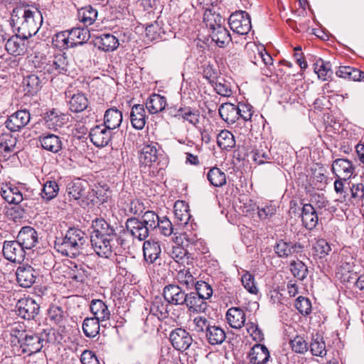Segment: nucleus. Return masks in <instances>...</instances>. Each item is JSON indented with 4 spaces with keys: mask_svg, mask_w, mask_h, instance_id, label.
Returning <instances> with one entry per match:
<instances>
[{
    "mask_svg": "<svg viewBox=\"0 0 364 364\" xmlns=\"http://www.w3.org/2000/svg\"><path fill=\"white\" fill-rule=\"evenodd\" d=\"M90 269L83 264H75L69 272V277L77 283H84L88 278Z\"/></svg>",
    "mask_w": 364,
    "mask_h": 364,
    "instance_id": "46",
    "label": "nucleus"
},
{
    "mask_svg": "<svg viewBox=\"0 0 364 364\" xmlns=\"http://www.w3.org/2000/svg\"><path fill=\"white\" fill-rule=\"evenodd\" d=\"M166 105V97L159 94L151 95L146 103V107L151 114L162 112L165 109Z\"/></svg>",
    "mask_w": 364,
    "mask_h": 364,
    "instance_id": "38",
    "label": "nucleus"
},
{
    "mask_svg": "<svg viewBox=\"0 0 364 364\" xmlns=\"http://www.w3.org/2000/svg\"><path fill=\"white\" fill-rule=\"evenodd\" d=\"M41 147L53 154L59 153L63 149L62 139L54 134L43 133L38 136Z\"/></svg>",
    "mask_w": 364,
    "mask_h": 364,
    "instance_id": "17",
    "label": "nucleus"
},
{
    "mask_svg": "<svg viewBox=\"0 0 364 364\" xmlns=\"http://www.w3.org/2000/svg\"><path fill=\"white\" fill-rule=\"evenodd\" d=\"M68 33H69L72 47L83 44L90 37V31L85 28H73L70 31H68Z\"/></svg>",
    "mask_w": 364,
    "mask_h": 364,
    "instance_id": "41",
    "label": "nucleus"
},
{
    "mask_svg": "<svg viewBox=\"0 0 364 364\" xmlns=\"http://www.w3.org/2000/svg\"><path fill=\"white\" fill-rule=\"evenodd\" d=\"M1 196L10 204H19L23 200L19 188L11 184H6L1 189Z\"/></svg>",
    "mask_w": 364,
    "mask_h": 364,
    "instance_id": "30",
    "label": "nucleus"
},
{
    "mask_svg": "<svg viewBox=\"0 0 364 364\" xmlns=\"http://www.w3.org/2000/svg\"><path fill=\"white\" fill-rule=\"evenodd\" d=\"M168 304L160 297H155L150 306V313L159 320H164L168 316Z\"/></svg>",
    "mask_w": 364,
    "mask_h": 364,
    "instance_id": "45",
    "label": "nucleus"
},
{
    "mask_svg": "<svg viewBox=\"0 0 364 364\" xmlns=\"http://www.w3.org/2000/svg\"><path fill=\"white\" fill-rule=\"evenodd\" d=\"M88 236L77 228H70L63 237H56L54 247L63 255L75 258L81 254L88 245Z\"/></svg>",
    "mask_w": 364,
    "mask_h": 364,
    "instance_id": "2",
    "label": "nucleus"
},
{
    "mask_svg": "<svg viewBox=\"0 0 364 364\" xmlns=\"http://www.w3.org/2000/svg\"><path fill=\"white\" fill-rule=\"evenodd\" d=\"M295 307L304 316L309 315L311 312V301L301 296L296 299Z\"/></svg>",
    "mask_w": 364,
    "mask_h": 364,
    "instance_id": "61",
    "label": "nucleus"
},
{
    "mask_svg": "<svg viewBox=\"0 0 364 364\" xmlns=\"http://www.w3.org/2000/svg\"><path fill=\"white\" fill-rule=\"evenodd\" d=\"M175 219L179 225H186L190 220L188 206L184 201L178 200L173 206Z\"/></svg>",
    "mask_w": 364,
    "mask_h": 364,
    "instance_id": "43",
    "label": "nucleus"
},
{
    "mask_svg": "<svg viewBox=\"0 0 364 364\" xmlns=\"http://www.w3.org/2000/svg\"><path fill=\"white\" fill-rule=\"evenodd\" d=\"M314 66V71L318 75V77L323 81L326 80L333 74L331 63L324 61L321 58L316 60Z\"/></svg>",
    "mask_w": 364,
    "mask_h": 364,
    "instance_id": "50",
    "label": "nucleus"
},
{
    "mask_svg": "<svg viewBox=\"0 0 364 364\" xmlns=\"http://www.w3.org/2000/svg\"><path fill=\"white\" fill-rule=\"evenodd\" d=\"M31 120V114L26 109L18 110L6 120V126L11 132H17L25 127Z\"/></svg>",
    "mask_w": 364,
    "mask_h": 364,
    "instance_id": "12",
    "label": "nucleus"
},
{
    "mask_svg": "<svg viewBox=\"0 0 364 364\" xmlns=\"http://www.w3.org/2000/svg\"><path fill=\"white\" fill-rule=\"evenodd\" d=\"M207 179L214 187H222L226 183V174L218 167L209 169L207 173Z\"/></svg>",
    "mask_w": 364,
    "mask_h": 364,
    "instance_id": "47",
    "label": "nucleus"
},
{
    "mask_svg": "<svg viewBox=\"0 0 364 364\" xmlns=\"http://www.w3.org/2000/svg\"><path fill=\"white\" fill-rule=\"evenodd\" d=\"M338 77L353 81H360L364 78V72L351 66H340L336 71Z\"/></svg>",
    "mask_w": 364,
    "mask_h": 364,
    "instance_id": "40",
    "label": "nucleus"
},
{
    "mask_svg": "<svg viewBox=\"0 0 364 364\" xmlns=\"http://www.w3.org/2000/svg\"><path fill=\"white\" fill-rule=\"evenodd\" d=\"M314 250L320 258H323L329 254L331 248L326 240L318 239L314 245Z\"/></svg>",
    "mask_w": 364,
    "mask_h": 364,
    "instance_id": "63",
    "label": "nucleus"
},
{
    "mask_svg": "<svg viewBox=\"0 0 364 364\" xmlns=\"http://www.w3.org/2000/svg\"><path fill=\"white\" fill-rule=\"evenodd\" d=\"M27 38L23 36L21 37L18 35H14L7 40L5 48L11 55H21L25 52V40Z\"/></svg>",
    "mask_w": 364,
    "mask_h": 364,
    "instance_id": "27",
    "label": "nucleus"
},
{
    "mask_svg": "<svg viewBox=\"0 0 364 364\" xmlns=\"http://www.w3.org/2000/svg\"><path fill=\"white\" fill-rule=\"evenodd\" d=\"M229 25L233 32L239 35H246L252 28L250 16L245 11H236L230 16Z\"/></svg>",
    "mask_w": 364,
    "mask_h": 364,
    "instance_id": "5",
    "label": "nucleus"
},
{
    "mask_svg": "<svg viewBox=\"0 0 364 364\" xmlns=\"http://www.w3.org/2000/svg\"><path fill=\"white\" fill-rule=\"evenodd\" d=\"M21 344L16 352L18 355L27 354L28 355L37 353L43 348V340L37 333L31 331L21 333Z\"/></svg>",
    "mask_w": 364,
    "mask_h": 364,
    "instance_id": "4",
    "label": "nucleus"
},
{
    "mask_svg": "<svg viewBox=\"0 0 364 364\" xmlns=\"http://www.w3.org/2000/svg\"><path fill=\"white\" fill-rule=\"evenodd\" d=\"M158 143L149 141L144 143L139 151V160L141 166H151L156 162L159 157Z\"/></svg>",
    "mask_w": 364,
    "mask_h": 364,
    "instance_id": "6",
    "label": "nucleus"
},
{
    "mask_svg": "<svg viewBox=\"0 0 364 364\" xmlns=\"http://www.w3.org/2000/svg\"><path fill=\"white\" fill-rule=\"evenodd\" d=\"M77 16L79 20L87 26L95 21L97 12L92 6H87L78 10Z\"/></svg>",
    "mask_w": 364,
    "mask_h": 364,
    "instance_id": "53",
    "label": "nucleus"
},
{
    "mask_svg": "<svg viewBox=\"0 0 364 364\" xmlns=\"http://www.w3.org/2000/svg\"><path fill=\"white\" fill-rule=\"evenodd\" d=\"M353 169L351 161L345 159H337L332 164L333 172L338 178H343L345 182L351 176Z\"/></svg>",
    "mask_w": 364,
    "mask_h": 364,
    "instance_id": "22",
    "label": "nucleus"
},
{
    "mask_svg": "<svg viewBox=\"0 0 364 364\" xmlns=\"http://www.w3.org/2000/svg\"><path fill=\"white\" fill-rule=\"evenodd\" d=\"M174 117L188 122L190 124L196 127L200 122V112L189 107L179 108Z\"/></svg>",
    "mask_w": 364,
    "mask_h": 364,
    "instance_id": "35",
    "label": "nucleus"
},
{
    "mask_svg": "<svg viewBox=\"0 0 364 364\" xmlns=\"http://www.w3.org/2000/svg\"><path fill=\"white\" fill-rule=\"evenodd\" d=\"M176 279L179 283L186 285L188 288L193 287L195 278L189 269H181L177 272Z\"/></svg>",
    "mask_w": 364,
    "mask_h": 364,
    "instance_id": "58",
    "label": "nucleus"
},
{
    "mask_svg": "<svg viewBox=\"0 0 364 364\" xmlns=\"http://www.w3.org/2000/svg\"><path fill=\"white\" fill-rule=\"evenodd\" d=\"M44 119L48 128L57 130L65 123L66 115L53 109L46 112Z\"/></svg>",
    "mask_w": 364,
    "mask_h": 364,
    "instance_id": "36",
    "label": "nucleus"
},
{
    "mask_svg": "<svg viewBox=\"0 0 364 364\" xmlns=\"http://www.w3.org/2000/svg\"><path fill=\"white\" fill-rule=\"evenodd\" d=\"M309 347L314 355L323 357L326 354V343L320 336L316 335L313 337Z\"/></svg>",
    "mask_w": 364,
    "mask_h": 364,
    "instance_id": "54",
    "label": "nucleus"
},
{
    "mask_svg": "<svg viewBox=\"0 0 364 364\" xmlns=\"http://www.w3.org/2000/svg\"><path fill=\"white\" fill-rule=\"evenodd\" d=\"M127 232L135 239L142 241L146 240L149 233L147 227L139 219L130 218L126 222Z\"/></svg>",
    "mask_w": 364,
    "mask_h": 364,
    "instance_id": "18",
    "label": "nucleus"
},
{
    "mask_svg": "<svg viewBox=\"0 0 364 364\" xmlns=\"http://www.w3.org/2000/svg\"><path fill=\"white\" fill-rule=\"evenodd\" d=\"M238 105L232 103H223L219 109L220 117L228 124H234L237 120Z\"/></svg>",
    "mask_w": 364,
    "mask_h": 364,
    "instance_id": "37",
    "label": "nucleus"
},
{
    "mask_svg": "<svg viewBox=\"0 0 364 364\" xmlns=\"http://www.w3.org/2000/svg\"><path fill=\"white\" fill-rule=\"evenodd\" d=\"M17 240L25 250H31L38 242V235L33 228L24 226L21 228Z\"/></svg>",
    "mask_w": 364,
    "mask_h": 364,
    "instance_id": "15",
    "label": "nucleus"
},
{
    "mask_svg": "<svg viewBox=\"0 0 364 364\" xmlns=\"http://www.w3.org/2000/svg\"><path fill=\"white\" fill-rule=\"evenodd\" d=\"M205 338L210 345H220L226 338L225 331L218 326H210L205 333Z\"/></svg>",
    "mask_w": 364,
    "mask_h": 364,
    "instance_id": "42",
    "label": "nucleus"
},
{
    "mask_svg": "<svg viewBox=\"0 0 364 364\" xmlns=\"http://www.w3.org/2000/svg\"><path fill=\"white\" fill-rule=\"evenodd\" d=\"M164 298L173 305H183L186 303V293L178 285L169 284L164 289Z\"/></svg>",
    "mask_w": 364,
    "mask_h": 364,
    "instance_id": "16",
    "label": "nucleus"
},
{
    "mask_svg": "<svg viewBox=\"0 0 364 364\" xmlns=\"http://www.w3.org/2000/svg\"><path fill=\"white\" fill-rule=\"evenodd\" d=\"M169 339L173 347L181 352L187 350L193 342L191 334L182 328L173 330L169 335Z\"/></svg>",
    "mask_w": 364,
    "mask_h": 364,
    "instance_id": "9",
    "label": "nucleus"
},
{
    "mask_svg": "<svg viewBox=\"0 0 364 364\" xmlns=\"http://www.w3.org/2000/svg\"><path fill=\"white\" fill-rule=\"evenodd\" d=\"M88 183L85 180L77 178L69 183L67 186V193L70 199L81 200L87 193Z\"/></svg>",
    "mask_w": 364,
    "mask_h": 364,
    "instance_id": "24",
    "label": "nucleus"
},
{
    "mask_svg": "<svg viewBox=\"0 0 364 364\" xmlns=\"http://www.w3.org/2000/svg\"><path fill=\"white\" fill-rule=\"evenodd\" d=\"M193 330L198 333H206L210 327V321L204 316H197L193 320Z\"/></svg>",
    "mask_w": 364,
    "mask_h": 364,
    "instance_id": "62",
    "label": "nucleus"
},
{
    "mask_svg": "<svg viewBox=\"0 0 364 364\" xmlns=\"http://www.w3.org/2000/svg\"><path fill=\"white\" fill-rule=\"evenodd\" d=\"M43 22V17L36 9L28 5L16 6L12 11L11 25L18 29L25 38L35 35Z\"/></svg>",
    "mask_w": 364,
    "mask_h": 364,
    "instance_id": "1",
    "label": "nucleus"
},
{
    "mask_svg": "<svg viewBox=\"0 0 364 364\" xmlns=\"http://www.w3.org/2000/svg\"><path fill=\"white\" fill-rule=\"evenodd\" d=\"M122 122V112L116 107L107 109L104 114V125L110 130L118 128Z\"/></svg>",
    "mask_w": 364,
    "mask_h": 364,
    "instance_id": "31",
    "label": "nucleus"
},
{
    "mask_svg": "<svg viewBox=\"0 0 364 364\" xmlns=\"http://www.w3.org/2000/svg\"><path fill=\"white\" fill-rule=\"evenodd\" d=\"M221 18L219 17L218 23L215 20V23L207 24L211 31V38L216 44L221 48L225 47L231 41V36L228 30L220 23Z\"/></svg>",
    "mask_w": 364,
    "mask_h": 364,
    "instance_id": "10",
    "label": "nucleus"
},
{
    "mask_svg": "<svg viewBox=\"0 0 364 364\" xmlns=\"http://www.w3.org/2000/svg\"><path fill=\"white\" fill-rule=\"evenodd\" d=\"M304 245L300 242L279 240L274 247L275 253L279 257H288L294 254L302 252Z\"/></svg>",
    "mask_w": 364,
    "mask_h": 364,
    "instance_id": "14",
    "label": "nucleus"
},
{
    "mask_svg": "<svg viewBox=\"0 0 364 364\" xmlns=\"http://www.w3.org/2000/svg\"><path fill=\"white\" fill-rule=\"evenodd\" d=\"M94 45L99 50L110 52L116 50L119 43L118 39L112 34L102 33L94 39Z\"/></svg>",
    "mask_w": 364,
    "mask_h": 364,
    "instance_id": "21",
    "label": "nucleus"
},
{
    "mask_svg": "<svg viewBox=\"0 0 364 364\" xmlns=\"http://www.w3.org/2000/svg\"><path fill=\"white\" fill-rule=\"evenodd\" d=\"M301 221L303 225L309 230L314 229L318 224V214L311 203H305L301 208Z\"/></svg>",
    "mask_w": 364,
    "mask_h": 364,
    "instance_id": "23",
    "label": "nucleus"
},
{
    "mask_svg": "<svg viewBox=\"0 0 364 364\" xmlns=\"http://www.w3.org/2000/svg\"><path fill=\"white\" fill-rule=\"evenodd\" d=\"M53 45L60 50L72 47L68 31L56 33L53 38Z\"/></svg>",
    "mask_w": 364,
    "mask_h": 364,
    "instance_id": "55",
    "label": "nucleus"
},
{
    "mask_svg": "<svg viewBox=\"0 0 364 364\" xmlns=\"http://www.w3.org/2000/svg\"><path fill=\"white\" fill-rule=\"evenodd\" d=\"M217 144L222 149L229 150L235 146L233 134L228 130H222L217 136Z\"/></svg>",
    "mask_w": 364,
    "mask_h": 364,
    "instance_id": "52",
    "label": "nucleus"
},
{
    "mask_svg": "<svg viewBox=\"0 0 364 364\" xmlns=\"http://www.w3.org/2000/svg\"><path fill=\"white\" fill-rule=\"evenodd\" d=\"M59 189V186L55 181L48 180L43 186L41 198L47 201L50 200L58 196Z\"/></svg>",
    "mask_w": 364,
    "mask_h": 364,
    "instance_id": "51",
    "label": "nucleus"
},
{
    "mask_svg": "<svg viewBox=\"0 0 364 364\" xmlns=\"http://www.w3.org/2000/svg\"><path fill=\"white\" fill-rule=\"evenodd\" d=\"M336 277L340 279V281L346 285L347 288L352 289L354 282L356 280L358 277L357 272H336Z\"/></svg>",
    "mask_w": 364,
    "mask_h": 364,
    "instance_id": "64",
    "label": "nucleus"
},
{
    "mask_svg": "<svg viewBox=\"0 0 364 364\" xmlns=\"http://www.w3.org/2000/svg\"><path fill=\"white\" fill-rule=\"evenodd\" d=\"M248 356L252 364H266L270 358L267 348L262 344L255 345Z\"/></svg>",
    "mask_w": 364,
    "mask_h": 364,
    "instance_id": "28",
    "label": "nucleus"
},
{
    "mask_svg": "<svg viewBox=\"0 0 364 364\" xmlns=\"http://www.w3.org/2000/svg\"><path fill=\"white\" fill-rule=\"evenodd\" d=\"M37 275L34 268L28 264L19 266L16 272V281L23 288L31 287L36 282Z\"/></svg>",
    "mask_w": 364,
    "mask_h": 364,
    "instance_id": "11",
    "label": "nucleus"
},
{
    "mask_svg": "<svg viewBox=\"0 0 364 364\" xmlns=\"http://www.w3.org/2000/svg\"><path fill=\"white\" fill-rule=\"evenodd\" d=\"M90 141L97 147H103L108 144L112 139V132L102 124L96 125L90 129L89 134Z\"/></svg>",
    "mask_w": 364,
    "mask_h": 364,
    "instance_id": "13",
    "label": "nucleus"
},
{
    "mask_svg": "<svg viewBox=\"0 0 364 364\" xmlns=\"http://www.w3.org/2000/svg\"><path fill=\"white\" fill-rule=\"evenodd\" d=\"M114 238L90 237L92 247L100 257L108 258L112 254V241Z\"/></svg>",
    "mask_w": 364,
    "mask_h": 364,
    "instance_id": "20",
    "label": "nucleus"
},
{
    "mask_svg": "<svg viewBox=\"0 0 364 364\" xmlns=\"http://www.w3.org/2000/svg\"><path fill=\"white\" fill-rule=\"evenodd\" d=\"M193 286L196 289V291L194 292L204 301H206L212 296L213 289L207 282L203 281H197Z\"/></svg>",
    "mask_w": 364,
    "mask_h": 364,
    "instance_id": "56",
    "label": "nucleus"
},
{
    "mask_svg": "<svg viewBox=\"0 0 364 364\" xmlns=\"http://www.w3.org/2000/svg\"><path fill=\"white\" fill-rule=\"evenodd\" d=\"M3 255L11 262L21 263L25 257V249L18 240L5 241L3 245Z\"/></svg>",
    "mask_w": 364,
    "mask_h": 364,
    "instance_id": "7",
    "label": "nucleus"
},
{
    "mask_svg": "<svg viewBox=\"0 0 364 364\" xmlns=\"http://www.w3.org/2000/svg\"><path fill=\"white\" fill-rule=\"evenodd\" d=\"M101 321L92 317H87L82 323V331L88 338H95L100 333V323Z\"/></svg>",
    "mask_w": 364,
    "mask_h": 364,
    "instance_id": "49",
    "label": "nucleus"
},
{
    "mask_svg": "<svg viewBox=\"0 0 364 364\" xmlns=\"http://www.w3.org/2000/svg\"><path fill=\"white\" fill-rule=\"evenodd\" d=\"M188 309L191 312L201 313L207 309V302L195 292L186 294V303Z\"/></svg>",
    "mask_w": 364,
    "mask_h": 364,
    "instance_id": "34",
    "label": "nucleus"
},
{
    "mask_svg": "<svg viewBox=\"0 0 364 364\" xmlns=\"http://www.w3.org/2000/svg\"><path fill=\"white\" fill-rule=\"evenodd\" d=\"M130 120L134 129L141 130L144 127L146 116L144 105L138 104L132 107Z\"/></svg>",
    "mask_w": 364,
    "mask_h": 364,
    "instance_id": "32",
    "label": "nucleus"
},
{
    "mask_svg": "<svg viewBox=\"0 0 364 364\" xmlns=\"http://www.w3.org/2000/svg\"><path fill=\"white\" fill-rule=\"evenodd\" d=\"M226 319L232 328L240 329L245 323V313L239 307H232L227 311Z\"/></svg>",
    "mask_w": 364,
    "mask_h": 364,
    "instance_id": "26",
    "label": "nucleus"
},
{
    "mask_svg": "<svg viewBox=\"0 0 364 364\" xmlns=\"http://www.w3.org/2000/svg\"><path fill=\"white\" fill-rule=\"evenodd\" d=\"M90 309L95 318L103 322L110 318V311L107 304L101 299H92L90 304Z\"/></svg>",
    "mask_w": 364,
    "mask_h": 364,
    "instance_id": "25",
    "label": "nucleus"
},
{
    "mask_svg": "<svg viewBox=\"0 0 364 364\" xmlns=\"http://www.w3.org/2000/svg\"><path fill=\"white\" fill-rule=\"evenodd\" d=\"M161 252L159 242L149 240L144 242V257L147 262L151 264L155 262L159 258Z\"/></svg>",
    "mask_w": 364,
    "mask_h": 364,
    "instance_id": "33",
    "label": "nucleus"
},
{
    "mask_svg": "<svg viewBox=\"0 0 364 364\" xmlns=\"http://www.w3.org/2000/svg\"><path fill=\"white\" fill-rule=\"evenodd\" d=\"M17 139L10 133H4L0 135V152L4 157H9L16 145Z\"/></svg>",
    "mask_w": 364,
    "mask_h": 364,
    "instance_id": "39",
    "label": "nucleus"
},
{
    "mask_svg": "<svg viewBox=\"0 0 364 364\" xmlns=\"http://www.w3.org/2000/svg\"><path fill=\"white\" fill-rule=\"evenodd\" d=\"M93 231L90 237L114 238L115 230L105 219L97 218L92 222Z\"/></svg>",
    "mask_w": 364,
    "mask_h": 364,
    "instance_id": "19",
    "label": "nucleus"
},
{
    "mask_svg": "<svg viewBox=\"0 0 364 364\" xmlns=\"http://www.w3.org/2000/svg\"><path fill=\"white\" fill-rule=\"evenodd\" d=\"M291 272L294 277L303 280L307 276L308 268L301 261L294 262L291 263Z\"/></svg>",
    "mask_w": 364,
    "mask_h": 364,
    "instance_id": "60",
    "label": "nucleus"
},
{
    "mask_svg": "<svg viewBox=\"0 0 364 364\" xmlns=\"http://www.w3.org/2000/svg\"><path fill=\"white\" fill-rule=\"evenodd\" d=\"M150 231L157 228L160 224V218L154 211H146L141 220Z\"/></svg>",
    "mask_w": 364,
    "mask_h": 364,
    "instance_id": "57",
    "label": "nucleus"
},
{
    "mask_svg": "<svg viewBox=\"0 0 364 364\" xmlns=\"http://www.w3.org/2000/svg\"><path fill=\"white\" fill-rule=\"evenodd\" d=\"M36 67L40 70V72L58 75L69 72L71 68V61L65 53H59L55 55L49 60L42 58L41 64Z\"/></svg>",
    "mask_w": 364,
    "mask_h": 364,
    "instance_id": "3",
    "label": "nucleus"
},
{
    "mask_svg": "<svg viewBox=\"0 0 364 364\" xmlns=\"http://www.w3.org/2000/svg\"><path fill=\"white\" fill-rule=\"evenodd\" d=\"M183 239L186 241V246H191V248H193L194 250L200 252V253H205L207 252V247L204 245V242L200 238H198L196 235H193L192 233L188 234L187 232H184L180 236L181 242L183 244Z\"/></svg>",
    "mask_w": 364,
    "mask_h": 364,
    "instance_id": "44",
    "label": "nucleus"
},
{
    "mask_svg": "<svg viewBox=\"0 0 364 364\" xmlns=\"http://www.w3.org/2000/svg\"><path fill=\"white\" fill-rule=\"evenodd\" d=\"M49 319L55 324H60L65 317V312L60 306L52 305L48 312Z\"/></svg>",
    "mask_w": 364,
    "mask_h": 364,
    "instance_id": "59",
    "label": "nucleus"
},
{
    "mask_svg": "<svg viewBox=\"0 0 364 364\" xmlns=\"http://www.w3.org/2000/svg\"><path fill=\"white\" fill-rule=\"evenodd\" d=\"M16 307L18 315L27 320L34 319L40 310L39 305L29 297L18 300Z\"/></svg>",
    "mask_w": 364,
    "mask_h": 364,
    "instance_id": "8",
    "label": "nucleus"
},
{
    "mask_svg": "<svg viewBox=\"0 0 364 364\" xmlns=\"http://www.w3.org/2000/svg\"><path fill=\"white\" fill-rule=\"evenodd\" d=\"M66 96L70 97V109L73 112H80L85 110L88 106V100L82 92L71 94L70 91L65 92Z\"/></svg>",
    "mask_w": 364,
    "mask_h": 364,
    "instance_id": "29",
    "label": "nucleus"
},
{
    "mask_svg": "<svg viewBox=\"0 0 364 364\" xmlns=\"http://www.w3.org/2000/svg\"><path fill=\"white\" fill-rule=\"evenodd\" d=\"M23 87L26 95H33L41 89V80L36 75H30L23 78Z\"/></svg>",
    "mask_w": 364,
    "mask_h": 364,
    "instance_id": "48",
    "label": "nucleus"
}]
</instances>
